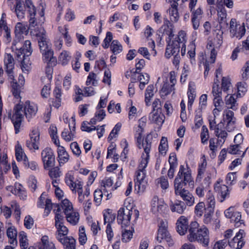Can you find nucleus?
Masks as SVG:
<instances>
[{"mask_svg":"<svg viewBox=\"0 0 249 249\" xmlns=\"http://www.w3.org/2000/svg\"><path fill=\"white\" fill-rule=\"evenodd\" d=\"M187 95L188 98L187 107L188 108H192L196 97L195 84L193 82H190L189 84Z\"/></svg>","mask_w":249,"mask_h":249,"instance_id":"c85d7f7f","label":"nucleus"},{"mask_svg":"<svg viewBox=\"0 0 249 249\" xmlns=\"http://www.w3.org/2000/svg\"><path fill=\"white\" fill-rule=\"evenodd\" d=\"M106 116V113L104 110H98L95 113L94 117L90 119L91 124L94 125L97 122L102 121Z\"/></svg>","mask_w":249,"mask_h":249,"instance_id":"a18cd8bd","label":"nucleus"},{"mask_svg":"<svg viewBox=\"0 0 249 249\" xmlns=\"http://www.w3.org/2000/svg\"><path fill=\"white\" fill-rule=\"evenodd\" d=\"M148 161L145 160H141L138 166V170L136 172V181H135V189L138 190V192H143L146 188L147 181L145 179L146 170Z\"/></svg>","mask_w":249,"mask_h":249,"instance_id":"39448f33","label":"nucleus"},{"mask_svg":"<svg viewBox=\"0 0 249 249\" xmlns=\"http://www.w3.org/2000/svg\"><path fill=\"white\" fill-rule=\"evenodd\" d=\"M212 93L213 96V104L216 108L215 109L221 107L223 105L222 98V92L220 89L219 84H218V80L213 82Z\"/></svg>","mask_w":249,"mask_h":249,"instance_id":"ddd939ff","label":"nucleus"},{"mask_svg":"<svg viewBox=\"0 0 249 249\" xmlns=\"http://www.w3.org/2000/svg\"><path fill=\"white\" fill-rule=\"evenodd\" d=\"M157 239L160 242H161L162 240H165L168 243L169 246L170 245L171 238L169 232L167 230L166 224L164 222L160 223V226L158 230Z\"/></svg>","mask_w":249,"mask_h":249,"instance_id":"aec40b11","label":"nucleus"},{"mask_svg":"<svg viewBox=\"0 0 249 249\" xmlns=\"http://www.w3.org/2000/svg\"><path fill=\"white\" fill-rule=\"evenodd\" d=\"M58 160L60 165L64 164L69 160V155L63 146H59L57 150Z\"/></svg>","mask_w":249,"mask_h":249,"instance_id":"473e14b6","label":"nucleus"},{"mask_svg":"<svg viewBox=\"0 0 249 249\" xmlns=\"http://www.w3.org/2000/svg\"><path fill=\"white\" fill-rule=\"evenodd\" d=\"M30 136V139L26 141V146L30 150H38L39 149L40 136L38 128L33 129Z\"/></svg>","mask_w":249,"mask_h":249,"instance_id":"4468645a","label":"nucleus"},{"mask_svg":"<svg viewBox=\"0 0 249 249\" xmlns=\"http://www.w3.org/2000/svg\"><path fill=\"white\" fill-rule=\"evenodd\" d=\"M14 8L17 18L19 20L24 18L26 15V9H27L26 0L24 1L22 0H16Z\"/></svg>","mask_w":249,"mask_h":249,"instance_id":"412c9836","label":"nucleus"},{"mask_svg":"<svg viewBox=\"0 0 249 249\" xmlns=\"http://www.w3.org/2000/svg\"><path fill=\"white\" fill-rule=\"evenodd\" d=\"M65 249H75V240L71 236H66L58 240Z\"/></svg>","mask_w":249,"mask_h":249,"instance_id":"7c9ffc66","label":"nucleus"},{"mask_svg":"<svg viewBox=\"0 0 249 249\" xmlns=\"http://www.w3.org/2000/svg\"><path fill=\"white\" fill-rule=\"evenodd\" d=\"M178 176L174 182L175 192L176 195L180 196L183 192L186 191L183 187L187 183L193 185V180L191 170L187 166L186 168L183 165L180 166Z\"/></svg>","mask_w":249,"mask_h":249,"instance_id":"f03ea898","label":"nucleus"},{"mask_svg":"<svg viewBox=\"0 0 249 249\" xmlns=\"http://www.w3.org/2000/svg\"><path fill=\"white\" fill-rule=\"evenodd\" d=\"M20 246L21 249H26L28 246L27 236L24 232H20L19 234Z\"/></svg>","mask_w":249,"mask_h":249,"instance_id":"338daca9","label":"nucleus"},{"mask_svg":"<svg viewBox=\"0 0 249 249\" xmlns=\"http://www.w3.org/2000/svg\"><path fill=\"white\" fill-rule=\"evenodd\" d=\"M27 11L29 14V22L30 27H35L37 25V20L36 18V11L32 0H26Z\"/></svg>","mask_w":249,"mask_h":249,"instance_id":"dca6fc26","label":"nucleus"},{"mask_svg":"<svg viewBox=\"0 0 249 249\" xmlns=\"http://www.w3.org/2000/svg\"><path fill=\"white\" fill-rule=\"evenodd\" d=\"M11 193L18 196L21 199L25 200L27 198V193L25 188L19 183H15L14 189L11 190Z\"/></svg>","mask_w":249,"mask_h":249,"instance_id":"c756f323","label":"nucleus"},{"mask_svg":"<svg viewBox=\"0 0 249 249\" xmlns=\"http://www.w3.org/2000/svg\"><path fill=\"white\" fill-rule=\"evenodd\" d=\"M133 236V231L130 230L124 229L122 231V240L123 242H129Z\"/></svg>","mask_w":249,"mask_h":249,"instance_id":"69168bd1","label":"nucleus"},{"mask_svg":"<svg viewBox=\"0 0 249 249\" xmlns=\"http://www.w3.org/2000/svg\"><path fill=\"white\" fill-rule=\"evenodd\" d=\"M133 211L127 208H121L118 212L117 220L119 224L124 226L129 224Z\"/></svg>","mask_w":249,"mask_h":249,"instance_id":"f8f14e48","label":"nucleus"},{"mask_svg":"<svg viewBox=\"0 0 249 249\" xmlns=\"http://www.w3.org/2000/svg\"><path fill=\"white\" fill-rule=\"evenodd\" d=\"M37 110H15V112L9 113L12 122L13 123L15 130V133L19 132L21 124L23 118V113L25 114L26 118H31L35 116Z\"/></svg>","mask_w":249,"mask_h":249,"instance_id":"20e7f679","label":"nucleus"},{"mask_svg":"<svg viewBox=\"0 0 249 249\" xmlns=\"http://www.w3.org/2000/svg\"><path fill=\"white\" fill-rule=\"evenodd\" d=\"M7 235L9 239L10 244L13 246L17 245V231L14 227H10L7 229Z\"/></svg>","mask_w":249,"mask_h":249,"instance_id":"f704fd0d","label":"nucleus"},{"mask_svg":"<svg viewBox=\"0 0 249 249\" xmlns=\"http://www.w3.org/2000/svg\"><path fill=\"white\" fill-rule=\"evenodd\" d=\"M154 87L153 85H150L146 88L145 93V101L147 105H148V103L150 102L151 98L154 95Z\"/></svg>","mask_w":249,"mask_h":249,"instance_id":"864d4df0","label":"nucleus"},{"mask_svg":"<svg viewBox=\"0 0 249 249\" xmlns=\"http://www.w3.org/2000/svg\"><path fill=\"white\" fill-rule=\"evenodd\" d=\"M187 239L191 242H197L204 247L209 245L210 242V231L205 226L200 227L196 221H192L190 225Z\"/></svg>","mask_w":249,"mask_h":249,"instance_id":"f257e3e1","label":"nucleus"},{"mask_svg":"<svg viewBox=\"0 0 249 249\" xmlns=\"http://www.w3.org/2000/svg\"><path fill=\"white\" fill-rule=\"evenodd\" d=\"M244 231L240 230L231 241H228L229 245L232 248L240 249L244 245L245 242L242 240Z\"/></svg>","mask_w":249,"mask_h":249,"instance_id":"5701e85b","label":"nucleus"},{"mask_svg":"<svg viewBox=\"0 0 249 249\" xmlns=\"http://www.w3.org/2000/svg\"><path fill=\"white\" fill-rule=\"evenodd\" d=\"M42 53L43 60L50 66H55L56 64V59L53 56V52L51 49L41 52Z\"/></svg>","mask_w":249,"mask_h":249,"instance_id":"cd10ccee","label":"nucleus"},{"mask_svg":"<svg viewBox=\"0 0 249 249\" xmlns=\"http://www.w3.org/2000/svg\"><path fill=\"white\" fill-rule=\"evenodd\" d=\"M187 0H172V16L174 17V21H177L179 18V14L177 10V6L182 4Z\"/></svg>","mask_w":249,"mask_h":249,"instance_id":"79ce46f5","label":"nucleus"},{"mask_svg":"<svg viewBox=\"0 0 249 249\" xmlns=\"http://www.w3.org/2000/svg\"><path fill=\"white\" fill-rule=\"evenodd\" d=\"M149 119L151 121L156 124L154 126L156 132L159 131L164 121L165 116L161 112V110H152L150 113Z\"/></svg>","mask_w":249,"mask_h":249,"instance_id":"9b49d317","label":"nucleus"},{"mask_svg":"<svg viewBox=\"0 0 249 249\" xmlns=\"http://www.w3.org/2000/svg\"><path fill=\"white\" fill-rule=\"evenodd\" d=\"M98 78L97 75L93 72H90L87 77L86 84L87 86L91 84L94 86H96L98 84Z\"/></svg>","mask_w":249,"mask_h":249,"instance_id":"4d7b16f0","label":"nucleus"},{"mask_svg":"<svg viewBox=\"0 0 249 249\" xmlns=\"http://www.w3.org/2000/svg\"><path fill=\"white\" fill-rule=\"evenodd\" d=\"M180 196L188 206H192L195 203V197L193 195L187 190L184 191Z\"/></svg>","mask_w":249,"mask_h":249,"instance_id":"a19ab883","label":"nucleus"},{"mask_svg":"<svg viewBox=\"0 0 249 249\" xmlns=\"http://www.w3.org/2000/svg\"><path fill=\"white\" fill-rule=\"evenodd\" d=\"M11 49L15 53L18 59L21 55L29 57L33 52L31 48V42L28 40L25 41L22 45L19 39H14L12 43Z\"/></svg>","mask_w":249,"mask_h":249,"instance_id":"423d86ee","label":"nucleus"},{"mask_svg":"<svg viewBox=\"0 0 249 249\" xmlns=\"http://www.w3.org/2000/svg\"><path fill=\"white\" fill-rule=\"evenodd\" d=\"M223 43V34L221 32L217 33L213 38L210 40L207 47L208 49H219Z\"/></svg>","mask_w":249,"mask_h":249,"instance_id":"a878e982","label":"nucleus"},{"mask_svg":"<svg viewBox=\"0 0 249 249\" xmlns=\"http://www.w3.org/2000/svg\"><path fill=\"white\" fill-rule=\"evenodd\" d=\"M159 33L166 35L171 38V24L170 21L166 18H164L163 24L159 30Z\"/></svg>","mask_w":249,"mask_h":249,"instance_id":"2f4dec72","label":"nucleus"},{"mask_svg":"<svg viewBox=\"0 0 249 249\" xmlns=\"http://www.w3.org/2000/svg\"><path fill=\"white\" fill-rule=\"evenodd\" d=\"M171 72H170L168 77L164 79L163 84L161 89L160 90L161 97L165 99L166 96L169 94L171 92Z\"/></svg>","mask_w":249,"mask_h":249,"instance_id":"bb28decb","label":"nucleus"},{"mask_svg":"<svg viewBox=\"0 0 249 249\" xmlns=\"http://www.w3.org/2000/svg\"><path fill=\"white\" fill-rule=\"evenodd\" d=\"M225 103L228 107L232 108L236 107V101L233 96L231 95H227L225 97Z\"/></svg>","mask_w":249,"mask_h":249,"instance_id":"774afa93","label":"nucleus"},{"mask_svg":"<svg viewBox=\"0 0 249 249\" xmlns=\"http://www.w3.org/2000/svg\"><path fill=\"white\" fill-rule=\"evenodd\" d=\"M41 244L39 249H56L54 244L49 241L48 236H43L41 239Z\"/></svg>","mask_w":249,"mask_h":249,"instance_id":"e433bc0d","label":"nucleus"},{"mask_svg":"<svg viewBox=\"0 0 249 249\" xmlns=\"http://www.w3.org/2000/svg\"><path fill=\"white\" fill-rule=\"evenodd\" d=\"M57 208L56 211L55 213V226H60V224H63L64 217L60 212H61V209L60 207L56 204L55 205Z\"/></svg>","mask_w":249,"mask_h":249,"instance_id":"603ef678","label":"nucleus"},{"mask_svg":"<svg viewBox=\"0 0 249 249\" xmlns=\"http://www.w3.org/2000/svg\"><path fill=\"white\" fill-rule=\"evenodd\" d=\"M41 158L45 169H48L52 167L55 162V156L53 150L46 147L41 152Z\"/></svg>","mask_w":249,"mask_h":249,"instance_id":"6e6552de","label":"nucleus"},{"mask_svg":"<svg viewBox=\"0 0 249 249\" xmlns=\"http://www.w3.org/2000/svg\"><path fill=\"white\" fill-rule=\"evenodd\" d=\"M36 36L37 37L38 43L41 52L51 49L48 44L49 42L46 31L44 29H40L38 33L36 34Z\"/></svg>","mask_w":249,"mask_h":249,"instance_id":"a211bd4d","label":"nucleus"},{"mask_svg":"<svg viewBox=\"0 0 249 249\" xmlns=\"http://www.w3.org/2000/svg\"><path fill=\"white\" fill-rule=\"evenodd\" d=\"M206 204L207 207L206 209L214 210L215 200L213 194L211 191H209L206 195Z\"/></svg>","mask_w":249,"mask_h":249,"instance_id":"4c0bfd02","label":"nucleus"},{"mask_svg":"<svg viewBox=\"0 0 249 249\" xmlns=\"http://www.w3.org/2000/svg\"><path fill=\"white\" fill-rule=\"evenodd\" d=\"M110 49L113 54L116 55L122 52L123 47L118 40H114L111 42Z\"/></svg>","mask_w":249,"mask_h":249,"instance_id":"de8ad7c7","label":"nucleus"},{"mask_svg":"<svg viewBox=\"0 0 249 249\" xmlns=\"http://www.w3.org/2000/svg\"><path fill=\"white\" fill-rule=\"evenodd\" d=\"M57 229L56 233V238L57 240L60 238L66 237L68 233V229L64 225V224H60V226L55 227Z\"/></svg>","mask_w":249,"mask_h":249,"instance_id":"37998d69","label":"nucleus"},{"mask_svg":"<svg viewBox=\"0 0 249 249\" xmlns=\"http://www.w3.org/2000/svg\"><path fill=\"white\" fill-rule=\"evenodd\" d=\"M153 136L155 138L158 136V134L156 132H151L148 134L145 139V141L142 142L141 144L142 148H143L145 154H142V160H145L148 162L149 158V152L151 147V140Z\"/></svg>","mask_w":249,"mask_h":249,"instance_id":"f3484780","label":"nucleus"},{"mask_svg":"<svg viewBox=\"0 0 249 249\" xmlns=\"http://www.w3.org/2000/svg\"><path fill=\"white\" fill-rule=\"evenodd\" d=\"M214 213L213 210L206 209V211L204 213L203 222L205 224H211L212 221V217Z\"/></svg>","mask_w":249,"mask_h":249,"instance_id":"680f3d73","label":"nucleus"},{"mask_svg":"<svg viewBox=\"0 0 249 249\" xmlns=\"http://www.w3.org/2000/svg\"><path fill=\"white\" fill-rule=\"evenodd\" d=\"M65 182L66 184L70 187L73 192L78 193V197H80L83 195V182L80 180H74V177L69 174H67L65 177Z\"/></svg>","mask_w":249,"mask_h":249,"instance_id":"1a4fd4ad","label":"nucleus"},{"mask_svg":"<svg viewBox=\"0 0 249 249\" xmlns=\"http://www.w3.org/2000/svg\"><path fill=\"white\" fill-rule=\"evenodd\" d=\"M16 157L18 161H21L24 158L25 155L22 148L21 145L18 142L17 144L15 146Z\"/></svg>","mask_w":249,"mask_h":249,"instance_id":"13d9d810","label":"nucleus"},{"mask_svg":"<svg viewBox=\"0 0 249 249\" xmlns=\"http://www.w3.org/2000/svg\"><path fill=\"white\" fill-rule=\"evenodd\" d=\"M223 120L227 123L226 128L228 131H231L235 128V118L234 113L231 110H225L223 114Z\"/></svg>","mask_w":249,"mask_h":249,"instance_id":"6ab92c4d","label":"nucleus"},{"mask_svg":"<svg viewBox=\"0 0 249 249\" xmlns=\"http://www.w3.org/2000/svg\"><path fill=\"white\" fill-rule=\"evenodd\" d=\"M214 190L221 196V202H222L226 198L229 197L230 196V190L228 186L224 184L217 182L214 186Z\"/></svg>","mask_w":249,"mask_h":249,"instance_id":"393cba45","label":"nucleus"},{"mask_svg":"<svg viewBox=\"0 0 249 249\" xmlns=\"http://www.w3.org/2000/svg\"><path fill=\"white\" fill-rule=\"evenodd\" d=\"M186 34L184 31H180L175 40L172 42V55L177 53L174 56V64L177 69H178V65L180 61V56L178 55L180 48L182 55H184L186 52Z\"/></svg>","mask_w":249,"mask_h":249,"instance_id":"7ed1b4c3","label":"nucleus"},{"mask_svg":"<svg viewBox=\"0 0 249 249\" xmlns=\"http://www.w3.org/2000/svg\"><path fill=\"white\" fill-rule=\"evenodd\" d=\"M62 175L61 171L58 167H54L51 168L49 172V175L52 179L57 178H59Z\"/></svg>","mask_w":249,"mask_h":249,"instance_id":"0e129e2a","label":"nucleus"},{"mask_svg":"<svg viewBox=\"0 0 249 249\" xmlns=\"http://www.w3.org/2000/svg\"><path fill=\"white\" fill-rule=\"evenodd\" d=\"M27 33L28 30L25 24H23L22 22H18L16 24L15 29V34L16 38L15 39H19L22 35L24 34H27Z\"/></svg>","mask_w":249,"mask_h":249,"instance_id":"72a5a7b5","label":"nucleus"},{"mask_svg":"<svg viewBox=\"0 0 249 249\" xmlns=\"http://www.w3.org/2000/svg\"><path fill=\"white\" fill-rule=\"evenodd\" d=\"M242 147L240 145L235 144L233 145H231L228 148V151L229 153L231 154H238L242 155L243 156L246 151V150L244 151L242 150Z\"/></svg>","mask_w":249,"mask_h":249,"instance_id":"c03bdc74","label":"nucleus"},{"mask_svg":"<svg viewBox=\"0 0 249 249\" xmlns=\"http://www.w3.org/2000/svg\"><path fill=\"white\" fill-rule=\"evenodd\" d=\"M229 34L231 38H235L238 40L241 39L246 33L244 23H240L235 18L231 19L229 27Z\"/></svg>","mask_w":249,"mask_h":249,"instance_id":"0eeeda50","label":"nucleus"},{"mask_svg":"<svg viewBox=\"0 0 249 249\" xmlns=\"http://www.w3.org/2000/svg\"><path fill=\"white\" fill-rule=\"evenodd\" d=\"M65 214L67 220L70 223L73 225H75L78 223L79 219L78 213L71 211Z\"/></svg>","mask_w":249,"mask_h":249,"instance_id":"ea45409f","label":"nucleus"},{"mask_svg":"<svg viewBox=\"0 0 249 249\" xmlns=\"http://www.w3.org/2000/svg\"><path fill=\"white\" fill-rule=\"evenodd\" d=\"M21 60V69L24 72H27L30 69L31 63L29 62L28 57L22 56L19 58Z\"/></svg>","mask_w":249,"mask_h":249,"instance_id":"6e6d98bb","label":"nucleus"},{"mask_svg":"<svg viewBox=\"0 0 249 249\" xmlns=\"http://www.w3.org/2000/svg\"><path fill=\"white\" fill-rule=\"evenodd\" d=\"M186 208L184 202L178 201L172 206V211L177 212L178 213H182Z\"/></svg>","mask_w":249,"mask_h":249,"instance_id":"5fc2aeb1","label":"nucleus"},{"mask_svg":"<svg viewBox=\"0 0 249 249\" xmlns=\"http://www.w3.org/2000/svg\"><path fill=\"white\" fill-rule=\"evenodd\" d=\"M224 127L223 123H220L217 125L216 130H215V133L217 137V144L221 147L224 143L228 134L227 132L222 129Z\"/></svg>","mask_w":249,"mask_h":249,"instance_id":"b1692460","label":"nucleus"},{"mask_svg":"<svg viewBox=\"0 0 249 249\" xmlns=\"http://www.w3.org/2000/svg\"><path fill=\"white\" fill-rule=\"evenodd\" d=\"M149 76L147 73H141L139 75V81L140 82L139 87L141 90L144 89L146 85H147L149 81Z\"/></svg>","mask_w":249,"mask_h":249,"instance_id":"09e8293b","label":"nucleus"},{"mask_svg":"<svg viewBox=\"0 0 249 249\" xmlns=\"http://www.w3.org/2000/svg\"><path fill=\"white\" fill-rule=\"evenodd\" d=\"M168 149V144L167 139L165 137H162L160 145L159 146V152L162 154L165 155Z\"/></svg>","mask_w":249,"mask_h":249,"instance_id":"3c124183","label":"nucleus"},{"mask_svg":"<svg viewBox=\"0 0 249 249\" xmlns=\"http://www.w3.org/2000/svg\"><path fill=\"white\" fill-rule=\"evenodd\" d=\"M225 216L231 219V222L235 223V226L239 227L242 223L241 214L236 210L233 207H230L224 212Z\"/></svg>","mask_w":249,"mask_h":249,"instance_id":"2eb2a0df","label":"nucleus"},{"mask_svg":"<svg viewBox=\"0 0 249 249\" xmlns=\"http://www.w3.org/2000/svg\"><path fill=\"white\" fill-rule=\"evenodd\" d=\"M232 88L231 79L229 76L223 77L221 79L220 89L223 92H228Z\"/></svg>","mask_w":249,"mask_h":249,"instance_id":"c9c22d12","label":"nucleus"},{"mask_svg":"<svg viewBox=\"0 0 249 249\" xmlns=\"http://www.w3.org/2000/svg\"><path fill=\"white\" fill-rule=\"evenodd\" d=\"M218 20L219 24L222 25H225L227 23V14L225 9L221 10L218 11Z\"/></svg>","mask_w":249,"mask_h":249,"instance_id":"e2e57ef3","label":"nucleus"},{"mask_svg":"<svg viewBox=\"0 0 249 249\" xmlns=\"http://www.w3.org/2000/svg\"><path fill=\"white\" fill-rule=\"evenodd\" d=\"M188 220L184 216H181L176 223V230L180 235H184L189 230Z\"/></svg>","mask_w":249,"mask_h":249,"instance_id":"4be33fe9","label":"nucleus"},{"mask_svg":"<svg viewBox=\"0 0 249 249\" xmlns=\"http://www.w3.org/2000/svg\"><path fill=\"white\" fill-rule=\"evenodd\" d=\"M11 83L12 91L15 97L18 98L19 96L20 85L18 84L14 78L13 80H10Z\"/></svg>","mask_w":249,"mask_h":249,"instance_id":"bf43d9fd","label":"nucleus"},{"mask_svg":"<svg viewBox=\"0 0 249 249\" xmlns=\"http://www.w3.org/2000/svg\"><path fill=\"white\" fill-rule=\"evenodd\" d=\"M37 106L34 103H31L29 101H27L24 104L20 103L17 104L14 109H35L37 108Z\"/></svg>","mask_w":249,"mask_h":249,"instance_id":"49530a36","label":"nucleus"},{"mask_svg":"<svg viewBox=\"0 0 249 249\" xmlns=\"http://www.w3.org/2000/svg\"><path fill=\"white\" fill-rule=\"evenodd\" d=\"M206 206L203 202H200L196 204L195 209V213L197 216L201 217L206 211Z\"/></svg>","mask_w":249,"mask_h":249,"instance_id":"8fccbe9b","label":"nucleus"},{"mask_svg":"<svg viewBox=\"0 0 249 249\" xmlns=\"http://www.w3.org/2000/svg\"><path fill=\"white\" fill-rule=\"evenodd\" d=\"M4 68L9 80H13L14 77V70L15 60L13 56L10 53H6L4 57Z\"/></svg>","mask_w":249,"mask_h":249,"instance_id":"9d476101","label":"nucleus"},{"mask_svg":"<svg viewBox=\"0 0 249 249\" xmlns=\"http://www.w3.org/2000/svg\"><path fill=\"white\" fill-rule=\"evenodd\" d=\"M62 208L65 214L72 211L73 207L71 203L67 199H65L62 201Z\"/></svg>","mask_w":249,"mask_h":249,"instance_id":"052dcab7","label":"nucleus"},{"mask_svg":"<svg viewBox=\"0 0 249 249\" xmlns=\"http://www.w3.org/2000/svg\"><path fill=\"white\" fill-rule=\"evenodd\" d=\"M116 218V215L113 213L112 210L107 209L105 211L104 213V224H109L111 225V223H113Z\"/></svg>","mask_w":249,"mask_h":249,"instance_id":"58836bf2","label":"nucleus"}]
</instances>
